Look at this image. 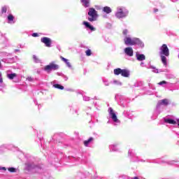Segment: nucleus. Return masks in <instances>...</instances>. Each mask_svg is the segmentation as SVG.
Instances as JSON below:
<instances>
[{"label": "nucleus", "instance_id": "nucleus-1", "mask_svg": "<svg viewBox=\"0 0 179 179\" xmlns=\"http://www.w3.org/2000/svg\"><path fill=\"white\" fill-rule=\"evenodd\" d=\"M124 44L126 45H139L142 44V41H141V39L138 38H134L133 39L129 37H126L124 40Z\"/></svg>", "mask_w": 179, "mask_h": 179}, {"label": "nucleus", "instance_id": "nucleus-2", "mask_svg": "<svg viewBox=\"0 0 179 179\" xmlns=\"http://www.w3.org/2000/svg\"><path fill=\"white\" fill-rule=\"evenodd\" d=\"M58 69H59V65L57 64L55 62H52L44 66V71L48 73H50L52 71H58Z\"/></svg>", "mask_w": 179, "mask_h": 179}, {"label": "nucleus", "instance_id": "nucleus-3", "mask_svg": "<svg viewBox=\"0 0 179 179\" xmlns=\"http://www.w3.org/2000/svg\"><path fill=\"white\" fill-rule=\"evenodd\" d=\"M88 16H90L88 17L89 22H95V20H97L99 15H97V12L94 8H90L89 9Z\"/></svg>", "mask_w": 179, "mask_h": 179}, {"label": "nucleus", "instance_id": "nucleus-4", "mask_svg": "<svg viewBox=\"0 0 179 179\" xmlns=\"http://www.w3.org/2000/svg\"><path fill=\"white\" fill-rule=\"evenodd\" d=\"M160 55H164L165 57H169L170 55V50H169L167 45L163 44L160 48Z\"/></svg>", "mask_w": 179, "mask_h": 179}, {"label": "nucleus", "instance_id": "nucleus-5", "mask_svg": "<svg viewBox=\"0 0 179 179\" xmlns=\"http://www.w3.org/2000/svg\"><path fill=\"white\" fill-rule=\"evenodd\" d=\"M41 43H43V44H45V47H51V43H52V41H51V38H48V37H43L41 39Z\"/></svg>", "mask_w": 179, "mask_h": 179}, {"label": "nucleus", "instance_id": "nucleus-6", "mask_svg": "<svg viewBox=\"0 0 179 179\" xmlns=\"http://www.w3.org/2000/svg\"><path fill=\"white\" fill-rule=\"evenodd\" d=\"M108 112L110 115H111V118L112 120H113L114 122H117V121H118V119L117 118V115H115V113H114L113 108H109Z\"/></svg>", "mask_w": 179, "mask_h": 179}, {"label": "nucleus", "instance_id": "nucleus-7", "mask_svg": "<svg viewBox=\"0 0 179 179\" xmlns=\"http://www.w3.org/2000/svg\"><path fill=\"white\" fill-rule=\"evenodd\" d=\"M115 16L116 17H118V19H121V17H125L127 14L124 13L122 8H120L118 12L116 13Z\"/></svg>", "mask_w": 179, "mask_h": 179}, {"label": "nucleus", "instance_id": "nucleus-8", "mask_svg": "<svg viewBox=\"0 0 179 179\" xmlns=\"http://www.w3.org/2000/svg\"><path fill=\"white\" fill-rule=\"evenodd\" d=\"M124 52L128 57H134V50L131 47L126 48L124 49Z\"/></svg>", "mask_w": 179, "mask_h": 179}, {"label": "nucleus", "instance_id": "nucleus-9", "mask_svg": "<svg viewBox=\"0 0 179 179\" xmlns=\"http://www.w3.org/2000/svg\"><path fill=\"white\" fill-rule=\"evenodd\" d=\"M160 106H169V99H164L159 101L157 103V106L160 107Z\"/></svg>", "mask_w": 179, "mask_h": 179}, {"label": "nucleus", "instance_id": "nucleus-10", "mask_svg": "<svg viewBox=\"0 0 179 179\" xmlns=\"http://www.w3.org/2000/svg\"><path fill=\"white\" fill-rule=\"evenodd\" d=\"M124 78H129V70L122 69V74Z\"/></svg>", "mask_w": 179, "mask_h": 179}, {"label": "nucleus", "instance_id": "nucleus-11", "mask_svg": "<svg viewBox=\"0 0 179 179\" xmlns=\"http://www.w3.org/2000/svg\"><path fill=\"white\" fill-rule=\"evenodd\" d=\"M83 24H85V27H87V29H90V30H91L92 31H94V30H95L94 27H93V26L90 25V24L89 22L84 21Z\"/></svg>", "mask_w": 179, "mask_h": 179}, {"label": "nucleus", "instance_id": "nucleus-12", "mask_svg": "<svg viewBox=\"0 0 179 179\" xmlns=\"http://www.w3.org/2000/svg\"><path fill=\"white\" fill-rule=\"evenodd\" d=\"M136 58L138 61H145L146 59V57H145V55L143 54H137Z\"/></svg>", "mask_w": 179, "mask_h": 179}, {"label": "nucleus", "instance_id": "nucleus-13", "mask_svg": "<svg viewBox=\"0 0 179 179\" xmlns=\"http://www.w3.org/2000/svg\"><path fill=\"white\" fill-rule=\"evenodd\" d=\"M80 1L84 4L85 8H89L90 6V0H80Z\"/></svg>", "mask_w": 179, "mask_h": 179}, {"label": "nucleus", "instance_id": "nucleus-14", "mask_svg": "<svg viewBox=\"0 0 179 179\" xmlns=\"http://www.w3.org/2000/svg\"><path fill=\"white\" fill-rule=\"evenodd\" d=\"M122 69H121L120 68L115 69L113 71L114 75H116V76L122 75Z\"/></svg>", "mask_w": 179, "mask_h": 179}, {"label": "nucleus", "instance_id": "nucleus-15", "mask_svg": "<svg viewBox=\"0 0 179 179\" xmlns=\"http://www.w3.org/2000/svg\"><path fill=\"white\" fill-rule=\"evenodd\" d=\"M113 10H111V8L108 7V6H105L103 8V12H105V13H111Z\"/></svg>", "mask_w": 179, "mask_h": 179}, {"label": "nucleus", "instance_id": "nucleus-16", "mask_svg": "<svg viewBox=\"0 0 179 179\" xmlns=\"http://www.w3.org/2000/svg\"><path fill=\"white\" fill-rule=\"evenodd\" d=\"M161 59L162 64H164V65H165L166 66L167 65V58L166 57V56H164V55H161Z\"/></svg>", "mask_w": 179, "mask_h": 179}, {"label": "nucleus", "instance_id": "nucleus-17", "mask_svg": "<svg viewBox=\"0 0 179 179\" xmlns=\"http://www.w3.org/2000/svg\"><path fill=\"white\" fill-rule=\"evenodd\" d=\"M62 61H63L64 62H65V64L67 65V66H69V68H71V63L69 62V60H68V59H66L63 57H60Z\"/></svg>", "mask_w": 179, "mask_h": 179}, {"label": "nucleus", "instance_id": "nucleus-18", "mask_svg": "<svg viewBox=\"0 0 179 179\" xmlns=\"http://www.w3.org/2000/svg\"><path fill=\"white\" fill-rule=\"evenodd\" d=\"M165 122H167L168 124H172L173 125H176V124H177L176 121L171 119H166Z\"/></svg>", "mask_w": 179, "mask_h": 179}, {"label": "nucleus", "instance_id": "nucleus-19", "mask_svg": "<svg viewBox=\"0 0 179 179\" xmlns=\"http://www.w3.org/2000/svg\"><path fill=\"white\" fill-rule=\"evenodd\" d=\"M16 76H17V74L16 73H10V74H8L7 75V78H8V79H15V78H16Z\"/></svg>", "mask_w": 179, "mask_h": 179}, {"label": "nucleus", "instance_id": "nucleus-20", "mask_svg": "<svg viewBox=\"0 0 179 179\" xmlns=\"http://www.w3.org/2000/svg\"><path fill=\"white\" fill-rule=\"evenodd\" d=\"M94 140L93 137L90 138L88 140L84 141L85 146H89V143Z\"/></svg>", "mask_w": 179, "mask_h": 179}, {"label": "nucleus", "instance_id": "nucleus-21", "mask_svg": "<svg viewBox=\"0 0 179 179\" xmlns=\"http://www.w3.org/2000/svg\"><path fill=\"white\" fill-rule=\"evenodd\" d=\"M54 87H55L56 89H59L60 90H64V86L59 85V84H55Z\"/></svg>", "mask_w": 179, "mask_h": 179}, {"label": "nucleus", "instance_id": "nucleus-22", "mask_svg": "<svg viewBox=\"0 0 179 179\" xmlns=\"http://www.w3.org/2000/svg\"><path fill=\"white\" fill-rule=\"evenodd\" d=\"M7 11H8V7H6V6H3V7L1 8V15H3V13H6Z\"/></svg>", "mask_w": 179, "mask_h": 179}, {"label": "nucleus", "instance_id": "nucleus-23", "mask_svg": "<svg viewBox=\"0 0 179 179\" xmlns=\"http://www.w3.org/2000/svg\"><path fill=\"white\" fill-rule=\"evenodd\" d=\"M14 19H15V17L12 14H10L8 15V22H13Z\"/></svg>", "mask_w": 179, "mask_h": 179}, {"label": "nucleus", "instance_id": "nucleus-24", "mask_svg": "<svg viewBox=\"0 0 179 179\" xmlns=\"http://www.w3.org/2000/svg\"><path fill=\"white\" fill-rule=\"evenodd\" d=\"M85 54L87 57H90V55H92V50L90 49L87 50Z\"/></svg>", "mask_w": 179, "mask_h": 179}, {"label": "nucleus", "instance_id": "nucleus-25", "mask_svg": "<svg viewBox=\"0 0 179 179\" xmlns=\"http://www.w3.org/2000/svg\"><path fill=\"white\" fill-rule=\"evenodd\" d=\"M8 171H10V173H16V169L13 167L8 168Z\"/></svg>", "mask_w": 179, "mask_h": 179}, {"label": "nucleus", "instance_id": "nucleus-26", "mask_svg": "<svg viewBox=\"0 0 179 179\" xmlns=\"http://www.w3.org/2000/svg\"><path fill=\"white\" fill-rule=\"evenodd\" d=\"M167 83V82H166L165 80L161 81L158 83V85H166Z\"/></svg>", "mask_w": 179, "mask_h": 179}, {"label": "nucleus", "instance_id": "nucleus-27", "mask_svg": "<svg viewBox=\"0 0 179 179\" xmlns=\"http://www.w3.org/2000/svg\"><path fill=\"white\" fill-rule=\"evenodd\" d=\"M122 33L124 36H127V34H128V29H124Z\"/></svg>", "mask_w": 179, "mask_h": 179}, {"label": "nucleus", "instance_id": "nucleus-28", "mask_svg": "<svg viewBox=\"0 0 179 179\" xmlns=\"http://www.w3.org/2000/svg\"><path fill=\"white\" fill-rule=\"evenodd\" d=\"M33 59H34L35 62H37L38 61V58H37V56L33 55Z\"/></svg>", "mask_w": 179, "mask_h": 179}, {"label": "nucleus", "instance_id": "nucleus-29", "mask_svg": "<svg viewBox=\"0 0 179 179\" xmlns=\"http://www.w3.org/2000/svg\"><path fill=\"white\" fill-rule=\"evenodd\" d=\"M2 74L0 72V83H3V78H2Z\"/></svg>", "mask_w": 179, "mask_h": 179}, {"label": "nucleus", "instance_id": "nucleus-30", "mask_svg": "<svg viewBox=\"0 0 179 179\" xmlns=\"http://www.w3.org/2000/svg\"><path fill=\"white\" fill-rule=\"evenodd\" d=\"M32 37H38V33L32 34Z\"/></svg>", "mask_w": 179, "mask_h": 179}, {"label": "nucleus", "instance_id": "nucleus-31", "mask_svg": "<svg viewBox=\"0 0 179 179\" xmlns=\"http://www.w3.org/2000/svg\"><path fill=\"white\" fill-rule=\"evenodd\" d=\"M0 170H3V171H6V168L5 166L0 167Z\"/></svg>", "mask_w": 179, "mask_h": 179}, {"label": "nucleus", "instance_id": "nucleus-32", "mask_svg": "<svg viewBox=\"0 0 179 179\" xmlns=\"http://www.w3.org/2000/svg\"><path fill=\"white\" fill-rule=\"evenodd\" d=\"M154 12H155V13H156L157 12H159V9L155 8V9H154Z\"/></svg>", "mask_w": 179, "mask_h": 179}, {"label": "nucleus", "instance_id": "nucleus-33", "mask_svg": "<svg viewBox=\"0 0 179 179\" xmlns=\"http://www.w3.org/2000/svg\"><path fill=\"white\" fill-rule=\"evenodd\" d=\"M154 72H155V73H159V70L156 69L154 71Z\"/></svg>", "mask_w": 179, "mask_h": 179}, {"label": "nucleus", "instance_id": "nucleus-34", "mask_svg": "<svg viewBox=\"0 0 179 179\" xmlns=\"http://www.w3.org/2000/svg\"><path fill=\"white\" fill-rule=\"evenodd\" d=\"M150 68H151V69H156V67H155L153 66H150Z\"/></svg>", "mask_w": 179, "mask_h": 179}, {"label": "nucleus", "instance_id": "nucleus-35", "mask_svg": "<svg viewBox=\"0 0 179 179\" xmlns=\"http://www.w3.org/2000/svg\"><path fill=\"white\" fill-rule=\"evenodd\" d=\"M134 179H139V178L135 176V177L134 178Z\"/></svg>", "mask_w": 179, "mask_h": 179}, {"label": "nucleus", "instance_id": "nucleus-36", "mask_svg": "<svg viewBox=\"0 0 179 179\" xmlns=\"http://www.w3.org/2000/svg\"><path fill=\"white\" fill-rule=\"evenodd\" d=\"M178 125L179 127V119L178 120Z\"/></svg>", "mask_w": 179, "mask_h": 179}, {"label": "nucleus", "instance_id": "nucleus-37", "mask_svg": "<svg viewBox=\"0 0 179 179\" xmlns=\"http://www.w3.org/2000/svg\"><path fill=\"white\" fill-rule=\"evenodd\" d=\"M0 66H1V62H0Z\"/></svg>", "mask_w": 179, "mask_h": 179}]
</instances>
